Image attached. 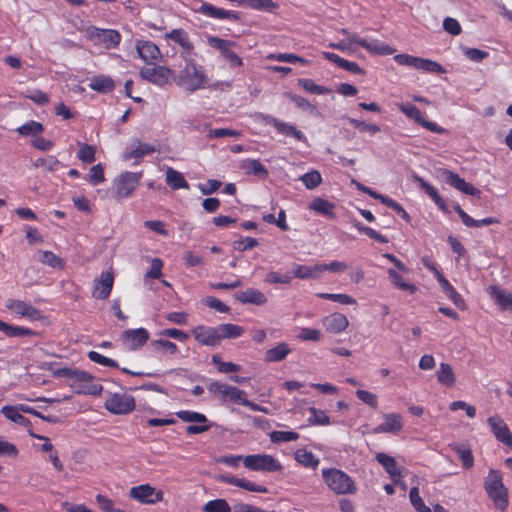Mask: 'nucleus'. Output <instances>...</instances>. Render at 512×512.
Masks as SVG:
<instances>
[{"instance_id": "obj_1", "label": "nucleus", "mask_w": 512, "mask_h": 512, "mask_svg": "<svg viewBox=\"0 0 512 512\" xmlns=\"http://www.w3.org/2000/svg\"><path fill=\"white\" fill-rule=\"evenodd\" d=\"M484 489L495 507L505 511L509 504L508 489L502 481V474L498 470H490L484 481Z\"/></svg>"}, {"instance_id": "obj_2", "label": "nucleus", "mask_w": 512, "mask_h": 512, "mask_svg": "<svg viewBox=\"0 0 512 512\" xmlns=\"http://www.w3.org/2000/svg\"><path fill=\"white\" fill-rule=\"evenodd\" d=\"M322 477L326 485L336 494H353L356 491L354 481L342 470L323 469Z\"/></svg>"}, {"instance_id": "obj_3", "label": "nucleus", "mask_w": 512, "mask_h": 512, "mask_svg": "<svg viewBox=\"0 0 512 512\" xmlns=\"http://www.w3.org/2000/svg\"><path fill=\"white\" fill-rule=\"evenodd\" d=\"M207 389L210 394L222 401H230L236 404H248L245 391L235 386L213 381L208 385Z\"/></svg>"}, {"instance_id": "obj_4", "label": "nucleus", "mask_w": 512, "mask_h": 512, "mask_svg": "<svg viewBox=\"0 0 512 512\" xmlns=\"http://www.w3.org/2000/svg\"><path fill=\"white\" fill-rule=\"evenodd\" d=\"M142 172H124L120 174L113 183V197L123 199L132 195L139 185Z\"/></svg>"}, {"instance_id": "obj_5", "label": "nucleus", "mask_w": 512, "mask_h": 512, "mask_svg": "<svg viewBox=\"0 0 512 512\" xmlns=\"http://www.w3.org/2000/svg\"><path fill=\"white\" fill-rule=\"evenodd\" d=\"M244 466L252 471L278 472L283 469L281 463L268 454H253L243 458Z\"/></svg>"}, {"instance_id": "obj_6", "label": "nucleus", "mask_w": 512, "mask_h": 512, "mask_svg": "<svg viewBox=\"0 0 512 512\" xmlns=\"http://www.w3.org/2000/svg\"><path fill=\"white\" fill-rule=\"evenodd\" d=\"M207 43L210 47L220 51L222 57L229 63L230 67H240L243 65L241 57H239L232 47H236L235 41L225 40L216 36H210L207 39Z\"/></svg>"}, {"instance_id": "obj_7", "label": "nucleus", "mask_w": 512, "mask_h": 512, "mask_svg": "<svg viewBox=\"0 0 512 512\" xmlns=\"http://www.w3.org/2000/svg\"><path fill=\"white\" fill-rule=\"evenodd\" d=\"M87 34L89 40L95 44H103L107 49L116 48L121 41L120 33L114 29H101L91 26L87 29Z\"/></svg>"}, {"instance_id": "obj_8", "label": "nucleus", "mask_w": 512, "mask_h": 512, "mask_svg": "<svg viewBox=\"0 0 512 512\" xmlns=\"http://www.w3.org/2000/svg\"><path fill=\"white\" fill-rule=\"evenodd\" d=\"M128 496L142 504H155L164 499L162 490H156L150 484H141L134 486L129 490Z\"/></svg>"}, {"instance_id": "obj_9", "label": "nucleus", "mask_w": 512, "mask_h": 512, "mask_svg": "<svg viewBox=\"0 0 512 512\" xmlns=\"http://www.w3.org/2000/svg\"><path fill=\"white\" fill-rule=\"evenodd\" d=\"M105 408L112 414H128L135 408V399L127 393H114L106 399Z\"/></svg>"}, {"instance_id": "obj_10", "label": "nucleus", "mask_w": 512, "mask_h": 512, "mask_svg": "<svg viewBox=\"0 0 512 512\" xmlns=\"http://www.w3.org/2000/svg\"><path fill=\"white\" fill-rule=\"evenodd\" d=\"M207 82V77L202 66L193 62L186 64L184 69L183 83L189 91L201 88Z\"/></svg>"}, {"instance_id": "obj_11", "label": "nucleus", "mask_w": 512, "mask_h": 512, "mask_svg": "<svg viewBox=\"0 0 512 512\" xmlns=\"http://www.w3.org/2000/svg\"><path fill=\"white\" fill-rule=\"evenodd\" d=\"M398 107L407 117L413 119L417 124H419L423 128L437 134H443L446 132L445 128L437 125L435 122L425 120L422 117L421 110L417 106L412 104H399Z\"/></svg>"}, {"instance_id": "obj_12", "label": "nucleus", "mask_w": 512, "mask_h": 512, "mask_svg": "<svg viewBox=\"0 0 512 512\" xmlns=\"http://www.w3.org/2000/svg\"><path fill=\"white\" fill-rule=\"evenodd\" d=\"M140 77L158 86H164L174 71L165 66L144 67L139 72Z\"/></svg>"}, {"instance_id": "obj_13", "label": "nucleus", "mask_w": 512, "mask_h": 512, "mask_svg": "<svg viewBox=\"0 0 512 512\" xmlns=\"http://www.w3.org/2000/svg\"><path fill=\"white\" fill-rule=\"evenodd\" d=\"M62 375L66 376L69 379L74 380L75 382H79L81 384H90L86 386V393L97 395L102 391V386L99 384H93L92 381L94 377L88 372L77 370V369H67L64 368L61 370Z\"/></svg>"}, {"instance_id": "obj_14", "label": "nucleus", "mask_w": 512, "mask_h": 512, "mask_svg": "<svg viewBox=\"0 0 512 512\" xmlns=\"http://www.w3.org/2000/svg\"><path fill=\"white\" fill-rule=\"evenodd\" d=\"M260 117L265 123L272 125L278 133L294 137L298 141L306 140L304 134L295 126L285 123L269 114H260Z\"/></svg>"}, {"instance_id": "obj_15", "label": "nucleus", "mask_w": 512, "mask_h": 512, "mask_svg": "<svg viewBox=\"0 0 512 512\" xmlns=\"http://www.w3.org/2000/svg\"><path fill=\"white\" fill-rule=\"evenodd\" d=\"M442 176H444L445 181L450 186L456 188L462 193L480 197L481 191L475 188L472 184L466 182L465 179L461 178L457 173L448 169H444L442 171Z\"/></svg>"}, {"instance_id": "obj_16", "label": "nucleus", "mask_w": 512, "mask_h": 512, "mask_svg": "<svg viewBox=\"0 0 512 512\" xmlns=\"http://www.w3.org/2000/svg\"><path fill=\"white\" fill-rule=\"evenodd\" d=\"M121 340L130 350H137L143 347L149 340V333L145 328L125 330Z\"/></svg>"}, {"instance_id": "obj_17", "label": "nucleus", "mask_w": 512, "mask_h": 512, "mask_svg": "<svg viewBox=\"0 0 512 512\" xmlns=\"http://www.w3.org/2000/svg\"><path fill=\"white\" fill-rule=\"evenodd\" d=\"M192 333L195 340L202 345L214 347L220 344L221 336L217 328L198 325L192 330Z\"/></svg>"}, {"instance_id": "obj_18", "label": "nucleus", "mask_w": 512, "mask_h": 512, "mask_svg": "<svg viewBox=\"0 0 512 512\" xmlns=\"http://www.w3.org/2000/svg\"><path fill=\"white\" fill-rule=\"evenodd\" d=\"M197 11L214 19H227L231 21H238L240 19L238 12L218 8L207 2H203Z\"/></svg>"}, {"instance_id": "obj_19", "label": "nucleus", "mask_w": 512, "mask_h": 512, "mask_svg": "<svg viewBox=\"0 0 512 512\" xmlns=\"http://www.w3.org/2000/svg\"><path fill=\"white\" fill-rule=\"evenodd\" d=\"M136 50L139 57L147 64L160 60L162 57L160 49L152 41L137 40Z\"/></svg>"}, {"instance_id": "obj_20", "label": "nucleus", "mask_w": 512, "mask_h": 512, "mask_svg": "<svg viewBox=\"0 0 512 512\" xmlns=\"http://www.w3.org/2000/svg\"><path fill=\"white\" fill-rule=\"evenodd\" d=\"M234 299L242 304H253L256 306L265 305L268 301L266 295L258 289L248 288L238 291L233 295Z\"/></svg>"}, {"instance_id": "obj_21", "label": "nucleus", "mask_w": 512, "mask_h": 512, "mask_svg": "<svg viewBox=\"0 0 512 512\" xmlns=\"http://www.w3.org/2000/svg\"><path fill=\"white\" fill-rule=\"evenodd\" d=\"M114 283V277L111 272H102L99 279L95 280L93 297L104 300L109 297Z\"/></svg>"}, {"instance_id": "obj_22", "label": "nucleus", "mask_w": 512, "mask_h": 512, "mask_svg": "<svg viewBox=\"0 0 512 512\" xmlns=\"http://www.w3.org/2000/svg\"><path fill=\"white\" fill-rule=\"evenodd\" d=\"M156 151L155 146L149 143H143L139 140H135L134 144L130 146V148H126L122 154L123 160L127 161L130 159L139 160L144 156L151 155Z\"/></svg>"}, {"instance_id": "obj_23", "label": "nucleus", "mask_w": 512, "mask_h": 512, "mask_svg": "<svg viewBox=\"0 0 512 512\" xmlns=\"http://www.w3.org/2000/svg\"><path fill=\"white\" fill-rule=\"evenodd\" d=\"M489 425L496 439L508 447H512V434L502 418H488Z\"/></svg>"}, {"instance_id": "obj_24", "label": "nucleus", "mask_w": 512, "mask_h": 512, "mask_svg": "<svg viewBox=\"0 0 512 512\" xmlns=\"http://www.w3.org/2000/svg\"><path fill=\"white\" fill-rule=\"evenodd\" d=\"M7 308L31 320H39L42 317L40 310L21 300L10 299Z\"/></svg>"}, {"instance_id": "obj_25", "label": "nucleus", "mask_w": 512, "mask_h": 512, "mask_svg": "<svg viewBox=\"0 0 512 512\" xmlns=\"http://www.w3.org/2000/svg\"><path fill=\"white\" fill-rule=\"evenodd\" d=\"M436 278L447 297L455 304V306L460 310H465L466 303L463 297L455 290L440 271H436Z\"/></svg>"}, {"instance_id": "obj_26", "label": "nucleus", "mask_w": 512, "mask_h": 512, "mask_svg": "<svg viewBox=\"0 0 512 512\" xmlns=\"http://www.w3.org/2000/svg\"><path fill=\"white\" fill-rule=\"evenodd\" d=\"M487 292L501 310L512 309V293L497 285H490Z\"/></svg>"}, {"instance_id": "obj_27", "label": "nucleus", "mask_w": 512, "mask_h": 512, "mask_svg": "<svg viewBox=\"0 0 512 512\" xmlns=\"http://www.w3.org/2000/svg\"><path fill=\"white\" fill-rule=\"evenodd\" d=\"M239 168L247 175H254L260 179H266L269 175L268 169L258 159H244Z\"/></svg>"}, {"instance_id": "obj_28", "label": "nucleus", "mask_w": 512, "mask_h": 512, "mask_svg": "<svg viewBox=\"0 0 512 512\" xmlns=\"http://www.w3.org/2000/svg\"><path fill=\"white\" fill-rule=\"evenodd\" d=\"M221 481L240 487L250 492L267 493L268 489L266 486L255 484L244 478H238L236 476H221Z\"/></svg>"}, {"instance_id": "obj_29", "label": "nucleus", "mask_w": 512, "mask_h": 512, "mask_svg": "<svg viewBox=\"0 0 512 512\" xmlns=\"http://www.w3.org/2000/svg\"><path fill=\"white\" fill-rule=\"evenodd\" d=\"M348 324V319L341 313H334L324 319V326L327 331L332 333H340L344 331L348 327Z\"/></svg>"}, {"instance_id": "obj_30", "label": "nucleus", "mask_w": 512, "mask_h": 512, "mask_svg": "<svg viewBox=\"0 0 512 512\" xmlns=\"http://www.w3.org/2000/svg\"><path fill=\"white\" fill-rule=\"evenodd\" d=\"M89 87L99 93H109L114 90V80L107 75H98L90 79Z\"/></svg>"}, {"instance_id": "obj_31", "label": "nucleus", "mask_w": 512, "mask_h": 512, "mask_svg": "<svg viewBox=\"0 0 512 512\" xmlns=\"http://www.w3.org/2000/svg\"><path fill=\"white\" fill-rule=\"evenodd\" d=\"M308 208L332 219L336 217L334 213L335 204L321 197L313 199Z\"/></svg>"}, {"instance_id": "obj_32", "label": "nucleus", "mask_w": 512, "mask_h": 512, "mask_svg": "<svg viewBox=\"0 0 512 512\" xmlns=\"http://www.w3.org/2000/svg\"><path fill=\"white\" fill-rule=\"evenodd\" d=\"M291 352L288 344L285 342L278 343L277 346L268 349L265 352L266 362H279L284 360Z\"/></svg>"}, {"instance_id": "obj_33", "label": "nucleus", "mask_w": 512, "mask_h": 512, "mask_svg": "<svg viewBox=\"0 0 512 512\" xmlns=\"http://www.w3.org/2000/svg\"><path fill=\"white\" fill-rule=\"evenodd\" d=\"M166 183L173 189H189V183L185 180L182 173L169 167L166 171Z\"/></svg>"}, {"instance_id": "obj_34", "label": "nucleus", "mask_w": 512, "mask_h": 512, "mask_svg": "<svg viewBox=\"0 0 512 512\" xmlns=\"http://www.w3.org/2000/svg\"><path fill=\"white\" fill-rule=\"evenodd\" d=\"M0 412L7 417L22 416V413L32 414L33 416H43L40 412L25 404L5 405L1 407Z\"/></svg>"}, {"instance_id": "obj_35", "label": "nucleus", "mask_w": 512, "mask_h": 512, "mask_svg": "<svg viewBox=\"0 0 512 512\" xmlns=\"http://www.w3.org/2000/svg\"><path fill=\"white\" fill-rule=\"evenodd\" d=\"M376 460L383 466L394 481H397V478L401 477V473L397 469V463L393 457L385 453H378L376 454Z\"/></svg>"}, {"instance_id": "obj_36", "label": "nucleus", "mask_w": 512, "mask_h": 512, "mask_svg": "<svg viewBox=\"0 0 512 512\" xmlns=\"http://www.w3.org/2000/svg\"><path fill=\"white\" fill-rule=\"evenodd\" d=\"M451 448L458 455L465 469H471L474 466V457L472 454V450L468 445L453 444L451 445Z\"/></svg>"}, {"instance_id": "obj_37", "label": "nucleus", "mask_w": 512, "mask_h": 512, "mask_svg": "<svg viewBox=\"0 0 512 512\" xmlns=\"http://www.w3.org/2000/svg\"><path fill=\"white\" fill-rule=\"evenodd\" d=\"M361 47L376 55H391L395 52V49H393L391 46L378 40L368 42L365 39V41L361 43Z\"/></svg>"}, {"instance_id": "obj_38", "label": "nucleus", "mask_w": 512, "mask_h": 512, "mask_svg": "<svg viewBox=\"0 0 512 512\" xmlns=\"http://www.w3.org/2000/svg\"><path fill=\"white\" fill-rule=\"evenodd\" d=\"M185 422H194L188 425L185 430L187 434H200L206 432L212 426V423L208 421V418H181Z\"/></svg>"}, {"instance_id": "obj_39", "label": "nucleus", "mask_w": 512, "mask_h": 512, "mask_svg": "<svg viewBox=\"0 0 512 512\" xmlns=\"http://www.w3.org/2000/svg\"><path fill=\"white\" fill-rule=\"evenodd\" d=\"M295 460L306 468L315 469L319 464V459L314 454L306 449H298L294 453Z\"/></svg>"}, {"instance_id": "obj_40", "label": "nucleus", "mask_w": 512, "mask_h": 512, "mask_svg": "<svg viewBox=\"0 0 512 512\" xmlns=\"http://www.w3.org/2000/svg\"><path fill=\"white\" fill-rule=\"evenodd\" d=\"M217 330L221 339H236L244 333L243 327L231 323L220 324Z\"/></svg>"}, {"instance_id": "obj_41", "label": "nucleus", "mask_w": 512, "mask_h": 512, "mask_svg": "<svg viewBox=\"0 0 512 512\" xmlns=\"http://www.w3.org/2000/svg\"><path fill=\"white\" fill-rule=\"evenodd\" d=\"M387 420L376 426L374 429H373V433L375 434H378V433H386V432H389V433H397L398 431H400L403 427V423L401 422L400 418H386Z\"/></svg>"}, {"instance_id": "obj_42", "label": "nucleus", "mask_w": 512, "mask_h": 512, "mask_svg": "<svg viewBox=\"0 0 512 512\" xmlns=\"http://www.w3.org/2000/svg\"><path fill=\"white\" fill-rule=\"evenodd\" d=\"M60 165V161L52 155L40 157L33 161V166L35 168H44L46 171L51 173L57 171Z\"/></svg>"}, {"instance_id": "obj_43", "label": "nucleus", "mask_w": 512, "mask_h": 512, "mask_svg": "<svg viewBox=\"0 0 512 512\" xmlns=\"http://www.w3.org/2000/svg\"><path fill=\"white\" fill-rule=\"evenodd\" d=\"M387 273L390 281L397 288L408 291L410 294L416 292L417 287L414 284L404 282L402 276L396 270L389 268Z\"/></svg>"}, {"instance_id": "obj_44", "label": "nucleus", "mask_w": 512, "mask_h": 512, "mask_svg": "<svg viewBox=\"0 0 512 512\" xmlns=\"http://www.w3.org/2000/svg\"><path fill=\"white\" fill-rule=\"evenodd\" d=\"M166 37L173 40L186 50H192L194 48L187 33L182 29H173L171 32L166 34Z\"/></svg>"}, {"instance_id": "obj_45", "label": "nucleus", "mask_w": 512, "mask_h": 512, "mask_svg": "<svg viewBox=\"0 0 512 512\" xmlns=\"http://www.w3.org/2000/svg\"><path fill=\"white\" fill-rule=\"evenodd\" d=\"M415 69L423 70L426 72L438 73V74L445 72L442 65H440L438 62H435V61H432L429 59L419 58V57H417V59H416Z\"/></svg>"}, {"instance_id": "obj_46", "label": "nucleus", "mask_w": 512, "mask_h": 512, "mask_svg": "<svg viewBox=\"0 0 512 512\" xmlns=\"http://www.w3.org/2000/svg\"><path fill=\"white\" fill-rule=\"evenodd\" d=\"M298 85L312 94L322 95L331 92V89L316 84L312 79H298Z\"/></svg>"}, {"instance_id": "obj_47", "label": "nucleus", "mask_w": 512, "mask_h": 512, "mask_svg": "<svg viewBox=\"0 0 512 512\" xmlns=\"http://www.w3.org/2000/svg\"><path fill=\"white\" fill-rule=\"evenodd\" d=\"M437 379L443 385L452 386L455 383L452 367L447 363H441Z\"/></svg>"}, {"instance_id": "obj_48", "label": "nucleus", "mask_w": 512, "mask_h": 512, "mask_svg": "<svg viewBox=\"0 0 512 512\" xmlns=\"http://www.w3.org/2000/svg\"><path fill=\"white\" fill-rule=\"evenodd\" d=\"M44 131V127L41 123L31 120L19 128H17V132L22 136H37Z\"/></svg>"}, {"instance_id": "obj_49", "label": "nucleus", "mask_w": 512, "mask_h": 512, "mask_svg": "<svg viewBox=\"0 0 512 512\" xmlns=\"http://www.w3.org/2000/svg\"><path fill=\"white\" fill-rule=\"evenodd\" d=\"M203 512H231V507L225 499L208 501L202 508Z\"/></svg>"}, {"instance_id": "obj_50", "label": "nucleus", "mask_w": 512, "mask_h": 512, "mask_svg": "<svg viewBox=\"0 0 512 512\" xmlns=\"http://www.w3.org/2000/svg\"><path fill=\"white\" fill-rule=\"evenodd\" d=\"M300 180L303 182L307 189L312 190L321 184L322 177L319 171L311 170L310 172L303 174L300 177Z\"/></svg>"}, {"instance_id": "obj_51", "label": "nucleus", "mask_w": 512, "mask_h": 512, "mask_svg": "<svg viewBox=\"0 0 512 512\" xmlns=\"http://www.w3.org/2000/svg\"><path fill=\"white\" fill-rule=\"evenodd\" d=\"M285 97L290 99L299 109L303 111H307L309 113H313L316 110V107L312 105L309 100L306 98L296 95L292 92H286Z\"/></svg>"}, {"instance_id": "obj_52", "label": "nucleus", "mask_w": 512, "mask_h": 512, "mask_svg": "<svg viewBox=\"0 0 512 512\" xmlns=\"http://www.w3.org/2000/svg\"><path fill=\"white\" fill-rule=\"evenodd\" d=\"M93 186L99 185L105 181L104 168L99 163L92 166L89 170V174L85 177Z\"/></svg>"}, {"instance_id": "obj_53", "label": "nucleus", "mask_w": 512, "mask_h": 512, "mask_svg": "<svg viewBox=\"0 0 512 512\" xmlns=\"http://www.w3.org/2000/svg\"><path fill=\"white\" fill-rule=\"evenodd\" d=\"M269 436L273 443L290 442L299 439V434L294 431H272Z\"/></svg>"}, {"instance_id": "obj_54", "label": "nucleus", "mask_w": 512, "mask_h": 512, "mask_svg": "<svg viewBox=\"0 0 512 512\" xmlns=\"http://www.w3.org/2000/svg\"><path fill=\"white\" fill-rule=\"evenodd\" d=\"M318 297L325 300H331L343 305H354L356 300L347 294L319 293Z\"/></svg>"}, {"instance_id": "obj_55", "label": "nucleus", "mask_w": 512, "mask_h": 512, "mask_svg": "<svg viewBox=\"0 0 512 512\" xmlns=\"http://www.w3.org/2000/svg\"><path fill=\"white\" fill-rule=\"evenodd\" d=\"M353 226L359 232L364 233L365 235H367L371 239H374V240L378 241L379 243H388V239L385 236H383L382 234L378 233L376 230H374V229H372L370 227L364 226L359 221H355L353 223Z\"/></svg>"}, {"instance_id": "obj_56", "label": "nucleus", "mask_w": 512, "mask_h": 512, "mask_svg": "<svg viewBox=\"0 0 512 512\" xmlns=\"http://www.w3.org/2000/svg\"><path fill=\"white\" fill-rule=\"evenodd\" d=\"M413 180L419 184L421 189L434 201H441V196L438 191L428 182H426L422 177L418 175L413 176Z\"/></svg>"}, {"instance_id": "obj_57", "label": "nucleus", "mask_w": 512, "mask_h": 512, "mask_svg": "<svg viewBox=\"0 0 512 512\" xmlns=\"http://www.w3.org/2000/svg\"><path fill=\"white\" fill-rule=\"evenodd\" d=\"M320 271L315 270V265L313 267L307 265H296L294 269V277L299 279H310L316 278Z\"/></svg>"}, {"instance_id": "obj_58", "label": "nucleus", "mask_w": 512, "mask_h": 512, "mask_svg": "<svg viewBox=\"0 0 512 512\" xmlns=\"http://www.w3.org/2000/svg\"><path fill=\"white\" fill-rule=\"evenodd\" d=\"M257 10H272L276 7L273 0H241V4Z\"/></svg>"}, {"instance_id": "obj_59", "label": "nucleus", "mask_w": 512, "mask_h": 512, "mask_svg": "<svg viewBox=\"0 0 512 512\" xmlns=\"http://www.w3.org/2000/svg\"><path fill=\"white\" fill-rule=\"evenodd\" d=\"M77 156L84 163H93L95 161V147L85 143L81 144Z\"/></svg>"}, {"instance_id": "obj_60", "label": "nucleus", "mask_w": 512, "mask_h": 512, "mask_svg": "<svg viewBox=\"0 0 512 512\" xmlns=\"http://www.w3.org/2000/svg\"><path fill=\"white\" fill-rule=\"evenodd\" d=\"M39 261L53 268L62 267L61 258L51 251H41Z\"/></svg>"}, {"instance_id": "obj_61", "label": "nucleus", "mask_w": 512, "mask_h": 512, "mask_svg": "<svg viewBox=\"0 0 512 512\" xmlns=\"http://www.w3.org/2000/svg\"><path fill=\"white\" fill-rule=\"evenodd\" d=\"M88 358L97 364H100V365H103L106 367H111V368H118L117 361H115L111 358H108L106 356H103L96 351L88 352Z\"/></svg>"}, {"instance_id": "obj_62", "label": "nucleus", "mask_w": 512, "mask_h": 512, "mask_svg": "<svg viewBox=\"0 0 512 512\" xmlns=\"http://www.w3.org/2000/svg\"><path fill=\"white\" fill-rule=\"evenodd\" d=\"M258 245H259L258 240L255 238H252V237H245L243 239L233 242L234 249L238 250L240 252L251 250Z\"/></svg>"}, {"instance_id": "obj_63", "label": "nucleus", "mask_w": 512, "mask_h": 512, "mask_svg": "<svg viewBox=\"0 0 512 512\" xmlns=\"http://www.w3.org/2000/svg\"><path fill=\"white\" fill-rule=\"evenodd\" d=\"M348 121L361 132H370L376 134L380 131V127L375 124H368L362 120L347 117Z\"/></svg>"}, {"instance_id": "obj_64", "label": "nucleus", "mask_w": 512, "mask_h": 512, "mask_svg": "<svg viewBox=\"0 0 512 512\" xmlns=\"http://www.w3.org/2000/svg\"><path fill=\"white\" fill-rule=\"evenodd\" d=\"M151 345L155 350H160V348H162L170 354H176L178 352L176 344L167 339L160 338L153 340Z\"/></svg>"}]
</instances>
